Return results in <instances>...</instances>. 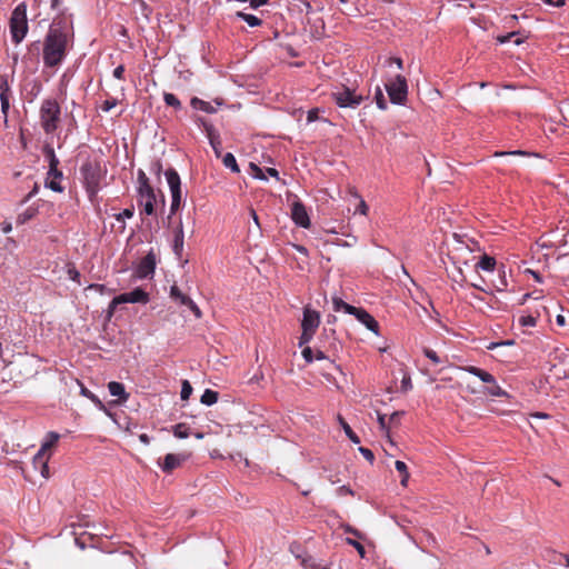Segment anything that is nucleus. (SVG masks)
<instances>
[{
  "instance_id": "c85d7f7f",
  "label": "nucleus",
  "mask_w": 569,
  "mask_h": 569,
  "mask_svg": "<svg viewBox=\"0 0 569 569\" xmlns=\"http://www.w3.org/2000/svg\"><path fill=\"white\" fill-rule=\"evenodd\" d=\"M200 401L202 405L212 406L218 401V392L211 389H206L200 398Z\"/></svg>"
},
{
  "instance_id": "3c124183",
  "label": "nucleus",
  "mask_w": 569,
  "mask_h": 569,
  "mask_svg": "<svg viewBox=\"0 0 569 569\" xmlns=\"http://www.w3.org/2000/svg\"><path fill=\"white\" fill-rule=\"evenodd\" d=\"M368 210H369V208H368L366 201L361 198L360 201H359L358 207L356 208V213H360L362 216H367Z\"/></svg>"
},
{
  "instance_id": "0eeeda50",
  "label": "nucleus",
  "mask_w": 569,
  "mask_h": 569,
  "mask_svg": "<svg viewBox=\"0 0 569 569\" xmlns=\"http://www.w3.org/2000/svg\"><path fill=\"white\" fill-rule=\"evenodd\" d=\"M164 176L171 193L170 211L174 213L181 204V180L178 172L172 168L168 169Z\"/></svg>"
},
{
  "instance_id": "5fc2aeb1",
  "label": "nucleus",
  "mask_w": 569,
  "mask_h": 569,
  "mask_svg": "<svg viewBox=\"0 0 569 569\" xmlns=\"http://www.w3.org/2000/svg\"><path fill=\"white\" fill-rule=\"evenodd\" d=\"M123 73H124V67L123 66H118L113 70V77L116 79L121 80L123 78Z\"/></svg>"
},
{
  "instance_id": "cd10ccee",
  "label": "nucleus",
  "mask_w": 569,
  "mask_h": 569,
  "mask_svg": "<svg viewBox=\"0 0 569 569\" xmlns=\"http://www.w3.org/2000/svg\"><path fill=\"white\" fill-rule=\"evenodd\" d=\"M222 163L226 168L230 169L232 172H240L239 166L234 156L231 152H227L222 158Z\"/></svg>"
},
{
  "instance_id": "b1692460",
  "label": "nucleus",
  "mask_w": 569,
  "mask_h": 569,
  "mask_svg": "<svg viewBox=\"0 0 569 569\" xmlns=\"http://www.w3.org/2000/svg\"><path fill=\"white\" fill-rule=\"evenodd\" d=\"M332 307H333V310L336 312H339V311H345L346 313L348 315H352L353 311H356V307L345 302L341 298L339 297H333L332 298Z\"/></svg>"
},
{
  "instance_id": "423d86ee",
  "label": "nucleus",
  "mask_w": 569,
  "mask_h": 569,
  "mask_svg": "<svg viewBox=\"0 0 569 569\" xmlns=\"http://www.w3.org/2000/svg\"><path fill=\"white\" fill-rule=\"evenodd\" d=\"M332 99L340 108L356 109L362 103L363 96L350 88L341 87L332 92Z\"/></svg>"
},
{
  "instance_id": "1a4fd4ad",
  "label": "nucleus",
  "mask_w": 569,
  "mask_h": 569,
  "mask_svg": "<svg viewBox=\"0 0 569 569\" xmlns=\"http://www.w3.org/2000/svg\"><path fill=\"white\" fill-rule=\"evenodd\" d=\"M170 298L179 306H186L194 315L197 319L202 317V312L197 303L186 293H183L177 284L170 287Z\"/></svg>"
},
{
  "instance_id": "2f4dec72",
  "label": "nucleus",
  "mask_w": 569,
  "mask_h": 569,
  "mask_svg": "<svg viewBox=\"0 0 569 569\" xmlns=\"http://www.w3.org/2000/svg\"><path fill=\"white\" fill-rule=\"evenodd\" d=\"M209 142L214 151V154L219 158L221 156V141L218 136L213 134L211 131L208 132Z\"/></svg>"
},
{
  "instance_id": "72a5a7b5",
  "label": "nucleus",
  "mask_w": 569,
  "mask_h": 569,
  "mask_svg": "<svg viewBox=\"0 0 569 569\" xmlns=\"http://www.w3.org/2000/svg\"><path fill=\"white\" fill-rule=\"evenodd\" d=\"M163 100H164L167 106H170V107H172L174 109H180L181 108L180 100L173 93L166 92L163 94Z\"/></svg>"
},
{
  "instance_id": "c756f323",
  "label": "nucleus",
  "mask_w": 569,
  "mask_h": 569,
  "mask_svg": "<svg viewBox=\"0 0 569 569\" xmlns=\"http://www.w3.org/2000/svg\"><path fill=\"white\" fill-rule=\"evenodd\" d=\"M140 202H141V206H142V211L147 216L153 214V212H154L156 196L147 197V198H140Z\"/></svg>"
},
{
  "instance_id": "4468645a",
  "label": "nucleus",
  "mask_w": 569,
  "mask_h": 569,
  "mask_svg": "<svg viewBox=\"0 0 569 569\" xmlns=\"http://www.w3.org/2000/svg\"><path fill=\"white\" fill-rule=\"evenodd\" d=\"M320 325V315L318 311L312 310L308 307L303 309V317L301 321V329L303 331L316 332Z\"/></svg>"
},
{
  "instance_id": "473e14b6",
  "label": "nucleus",
  "mask_w": 569,
  "mask_h": 569,
  "mask_svg": "<svg viewBox=\"0 0 569 569\" xmlns=\"http://www.w3.org/2000/svg\"><path fill=\"white\" fill-rule=\"evenodd\" d=\"M173 435L179 439H186L189 437V428L184 423H178L173 427Z\"/></svg>"
},
{
  "instance_id": "0e129e2a",
  "label": "nucleus",
  "mask_w": 569,
  "mask_h": 569,
  "mask_svg": "<svg viewBox=\"0 0 569 569\" xmlns=\"http://www.w3.org/2000/svg\"><path fill=\"white\" fill-rule=\"evenodd\" d=\"M133 216V211L130 209H124L120 214L119 218H127L130 219Z\"/></svg>"
},
{
  "instance_id": "49530a36",
  "label": "nucleus",
  "mask_w": 569,
  "mask_h": 569,
  "mask_svg": "<svg viewBox=\"0 0 569 569\" xmlns=\"http://www.w3.org/2000/svg\"><path fill=\"white\" fill-rule=\"evenodd\" d=\"M9 87L7 80H3L0 84V101H9Z\"/></svg>"
},
{
  "instance_id": "7ed1b4c3",
  "label": "nucleus",
  "mask_w": 569,
  "mask_h": 569,
  "mask_svg": "<svg viewBox=\"0 0 569 569\" xmlns=\"http://www.w3.org/2000/svg\"><path fill=\"white\" fill-rule=\"evenodd\" d=\"M27 4L19 3L10 17V33L14 43H20L28 32Z\"/></svg>"
},
{
  "instance_id": "774afa93",
  "label": "nucleus",
  "mask_w": 569,
  "mask_h": 569,
  "mask_svg": "<svg viewBox=\"0 0 569 569\" xmlns=\"http://www.w3.org/2000/svg\"><path fill=\"white\" fill-rule=\"evenodd\" d=\"M556 322L558 326L563 327L566 325V318L562 315H558L556 318Z\"/></svg>"
},
{
  "instance_id": "69168bd1",
  "label": "nucleus",
  "mask_w": 569,
  "mask_h": 569,
  "mask_svg": "<svg viewBox=\"0 0 569 569\" xmlns=\"http://www.w3.org/2000/svg\"><path fill=\"white\" fill-rule=\"evenodd\" d=\"M389 62L390 63H395L398 69H402L403 68V63H402V60L400 58H391V59H389Z\"/></svg>"
},
{
  "instance_id": "2eb2a0df",
  "label": "nucleus",
  "mask_w": 569,
  "mask_h": 569,
  "mask_svg": "<svg viewBox=\"0 0 569 569\" xmlns=\"http://www.w3.org/2000/svg\"><path fill=\"white\" fill-rule=\"evenodd\" d=\"M189 458L187 453H168L163 462L159 463L163 472L170 473L176 468L180 467Z\"/></svg>"
},
{
  "instance_id": "680f3d73",
  "label": "nucleus",
  "mask_w": 569,
  "mask_h": 569,
  "mask_svg": "<svg viewBox=\"0 0 569 569\" xmlns=\"http://www.w3.org/2000/svg\"><path fill=\"white\" fill-rule=\"evenodd\" d=\"M507 287V281H506V278H505V271H502V277H501V280H500V284L499 286H496L497 290L498 291H503Z\"/></svg>"
},
{
  "instance_id": "e2e57ef3",
  "label": "nucleus",
  "mask_w": 569,
  "mask_h": 569,
  "mask_svg": "<svg viewBox=\"0 0 569 569\" xmlns=\"http://www.w3.org/2000/svg\"><path fill=\"white\" fill-rule=\"evenodd\" d=\"M546 3L553 7H562L565 4V0H545Z\"/></svg>"
},
{
  "instance_id": "f3484780",
  "label": "nucleus",
  "mask_w": 569,
  "mask_h": 569,
  "mask_svg": "<svg viewBox=\"0 0 569 569\" xmlns=\"http://www.w3.org/2000/svg\"><path fill=\"white\" fill-rule=\"evenodd\" d=\"M43 152L49 162L48 176L53 178H62V172L58 169L59 159L57 158L53 148L51 146H46Z\"/></svg>"
},
{
  "instance_id": "ddd939ff",
  "label": "nucleus",
  "mask_w": 569,
  "mask_h": 569,
  "mask_svg": "<svg viewBox=\"0 0 569 569\" xmlns=\"http://www.w3.org/2000/svg\"><path fill=\"white\" fill-rule=\"evenodd\" d=\"M351 316H353L360 323H362L368 330L373 332L376 336L380 335L378 321L363 308L356 307V311H353Z\"/></svg>"
},
{
  "instance_id": "de8ad7c7",
  "label": "nucleus",
  "mask_w": 569,
  "mask_h": 569,
  "mask_svg": "<svg viewBox=\"0 0 569 569\" xmlns=\"http://www.w3.org/2000/svg\"><path fill=\"white\" fill-rule=\"evenodd\" d=\"M301 353L306 362L311 363L315 360V353L310 347H305Z\"/></svg>"
},
{
  "instance_id": "4c0bfd02",
  "label": "nucleus",
  "mask_w": 569,
  "mask_h": 569,
  "mask_svg": "<svg viewBox=\"0 0 569 569\" xmlns=\"http://www.w3.org/2000/svg\"><path fill=\"white\" fill-rule=\"evenodd\" d=\"M192 393V386L188 380H183L181 383L180 397L182 400H188Z\"/></svg>"
},
{
  "instance_id": "c03bdc74",
  "label": "nucleus",
  "mask_w": 569,
  "mask_h": 569,
  "mask_svg": "<svg viewBox=\"0 0 569 569\" xmlns=\"http://www.w3.org/2000/svg\"><path fill=\"white\" fill-rule=\"evenodd\" d=\"M347 543L348 545H351L352 547H355L358 551V553L360 555L361 558H365L366 556V550H365V547L357 540H353L351 538H347Z\"/></svg>"
},
{
  "instance_id": "dca6fc26",
  "label": "nucleus",
  "mask_w": 569,
  "mask_h": 569,
  "mask_svg": "<svg viewBox=\"0 0 569 569\" xmlns=\"http://www.w3.org/2000/svg\"><path fill=\"white\" fill-rule=\"evenodd\" d=\"M43 152L49 162L48 176L53 178H62V172L58 169L59 159L57 158L53 148L51 146H46Z\"/></svg>"
},
{
  "instance_id": "e433bc0d",
  "label": "nucleus",
  "mask_w": 569,
  "mask_h": 569,
  "mask_svg": "<svg viewBox=\"0 0 569 569\" xmlns=\"http://www.w3.org/2000/svg\"><path fill=\"white\" fill-rule=\"evenodd\" d=\"M139 196L140 198L153 197L154 192L148 181H143L139 187Z\"/></svg>"
},
{
  "instance_id": "a211bd4d",
  "label": "nucleus",
  "mask_w": 569,
  "mask_h": 569,
  "mask_svg": "<svg viewBox=\"0 0 569 569\" xmlns=\"http://www.w3.org/2000/svg\"><path fill=\"white\" fill-rule=\"evenodd\" d=\"M183 243H184V232H183V226L182 222H179V226L176 228L173 233V240H172V250L174 254L181 256L183 251Z\"/></svg>"
},
{
  "instance_id": "4be33fe9",
  "label": "nucleus",
  "mask_w": 569,
  "mask_h": 569,
  "mask_svg": "<svg viewBox=\"0 0 569 569\" xmlns=\"http://www.w3.org/2000/svg\"><path fill=\"white\" fill-rule=\"evenodd\" d=\"M496 263L497 262L493 257H490L485 253L480 257L479 261L476 264V268L482 271L492 272L496 268Z\"/></svg>"
},
{
  "instance_id": "f257e3e1",
  "label": "nucleus",
  "mask_w": 569,
  "mask_h": 569,
  "mask_svg": "<svg viewBox=\"0 0 569 569\" xmlns=\"http://www.w3.org/2000/svg\"><path fill=\"white\" fill-rule=\"evenodd\" d=\"M68 34L61 26H51L43 42V63L46 67L54 68L64 60L67 56Z\"/></svg>"
},
{
  "instance_id": "a878e982",
  "label": "nucleus",
  "mask_w": 569,
  "mask_h": 569,
  "mask_svg": "<svg viewBox=\"0 0 569 569\" xmlns=\"http://www.w3.org/2000/svg\"><path fill=\"white\" fill-rule=\"evenodd\" d=\"M237 17L243 20L251 28L258 27L262 23V20L254 14L239 11L237 12Z\"/></svg>"
},
{
  "instance_id": "bf43d9fd",
  "label": "nucleus",
  "mask_w": 569,
  "mask_h": 569,
  "mask_svg": "<svg viewBox=\"0 0 569 569\" xmlns=\"http://www.w3.org/2000/svg\"><path fill=\"white\" fill-rule=\"evenodd\" d=\"M318 118V111L316 109L309 110L307 120L308 122H313Z\"/></svg>"
},
{
  "instance_id": "ea45409f",
  "label": "nucleus",
  "mask_w": 569,
  "mask_h": 569,
  "mask_svg": "<svg viewBox=\"0 0 569 569\" xmlns=\"http://www.w3.org/2000/svg\"><path fill=\"white\" fill-rule=\"evenodd\" d=\"M377 420H378V423H379V428L382 432L386 433V436L389 438V427L387 426V421H386V415L381 413V412H377Z\"/></svg>"
},
{
  "instance_id": "6e6552de",
  "label": "nucleus",
  "mask_w": 569,
  "mask_h": 569,
  "mask_svg": "<svg viewBox=\"0 0 569 569\" xmlns=\"http://www.w3.org/2000/svg\"><path fill=\"white\" fill-rule=\"evenodd\" d=\"M81 173L88 191L96 193L100 183V167L98 163L87 161L81 166Z\"/></svg>"
},
{
  "instance_id": "4d7b16f0",
  "label": "nucleus",
  "mask_w": 569,
  "mask_h": 569,
  "mask_svg": "<svg viewBox=\"0 0 569 569\" xmlns=\"http://www.w3.org/2000/svg\"><path fill=\"white\" fill-rule=\"evenodd\" d=\"M118 306H119V305H114V298H113V299L111 300V302L109 303L108 311H107V317H108L109 319L113 316V313H114V311H116V309H117V307H118Z\"/></svg>"
},
{
  "instance_id": "f8f14e48",
  "label": "nucleus",
  "mask_w": 569,
  "mask_h": 569,
  "mask_svg": "<svg viewBox=\"0 0 569 569\" xmlns=\"http://www.w3.org/2000/svg\"><path fill=\"white\" fill-rule=\"evenodd\" d=\"M156 269V257L152 252H149L146 257H143L137 268L136 276L140 279H146L152 277Z\"/></svg>"
},
{
  "instance_id": "09e8293b",
  "label": "nucleus",
  "mask_w": 569,
  "mask_h": 569,
  "mask_svg": "<svg viewBox=\"0 0 569 569\" xmlns=\"http://www.w3.org/2000/svg\"><path fill=\"white\" fill-rule=\"evenodd\" d=\"M358 450L370 463L373 462L375 455H373V452L370 449L365 448V447H359Z\"/></svg>"
},
{
  "instance_id": "7c9ffc66",
  "label": "nucleus",
  "mask_w": 569,
  "mask_h": 569,
  "mask_svg": "<svg viewBox=\"0 0 569 569\" xmlns=\"http://www.w3.org/2000/svg\"><path fill=\"white\" fill-rule=\"evenodd\" d=\"M339 422L350 441L353 443H360V438L353 432L351 427L341 417H339Z\"/></svg>"
},
{
  "instance_id": "f03ea898",
  "label": "nucleus",
  "mask_w": 569,
  "mask_h": 569,
  "mask_svg": "<svg viewBox=\"0 0 569 569\" xmlns=\"http://www.w3.org/2000/svg\"><path fill=\"white\" fill-rule=\"evenodd\" d=\"M40 123L47 134L53 133L60 123V106L54 99H46L40 107Z\"/></svg>"
},
{
  "instance_id": "393cba45",
  "label": "nucleus",
  "mask_w": 569,
  "mask_h": 569,
  "mask_svg": "<svg viewBox=\"0 0 569 569\" xmlns=\"http://www.w3.org/2000/svg\"><path fill=\"white\" fill-rule=\"evenodd\" d=\"M80 395L91 400L98 409H104V405L99 397L87 389L83 385H80Z\"/></svg>"
},
{
  "instance_id": "39448f33",
  "label": "nucleus",
  "mask_w": 569,
  "mask_h": 569,
  "mask_svg": "<svg viewBox=\"0 0 569 569\" xmlns=\"http://www.w3.org/2000/svg\"><path fill=\"white\" fill-rule=\"evenodd\" d=\"M385 86L391 103L405 104L408 96V84L403 76H396L393 80H390Z\"/></svg>"
},
{
  "instance_id": "bb28decb",
  "label": "nucleus",
  "mask_w": 569,
  "mask_h": 569,
  "mask_svg": "<svg viewBox=\"0 0 569 569\" xmlns=\"http://www.w3.org/2000/svg\"><path fill=\"white\" fill-rule=\"evenodd\" d=\"M395 468L399 472V475H401V480H400L401 486L406 487L408 483V480H409V472H408L407 465L401 460H397L395 462Z\"/></svg>"
},
{
  "instance_id": "f704fd0d",
  "label": "nucleus",
  "mask_w": 569,
  "mask_h": 569,
  "mask_svg": "<svg viewBox=\"0 0 569 569\" xmlns=\"http://www.w3.org/2000/svg\"><path fill=\"white\" fill-rule=\"evenodd\" d=\"M375 100H376L377 107L379 109H381V110L387 109V107H388L387 100L383 96L382 90L379 87L376 89Z\"/></svg>"
},
{
  "instance_id": "6e6d98bb",
  "label": "nucleus",
  "mask_w": 569,
  "mask_h": 569,
  "mask_svg": "<svg viewBox=\"0 0 569 569\" xmlns=\"http://www.w3.org/2000/svg\"><path fill=\"white\" fill-rule=\"evenodd\" d=\"M269 0H249L250 8L258 9L261 6L268 3Z\"/></svg>"
},
{
  "instance_id": "a19ab883",
  "label": "nucleus",
  "mask_w": 569,
  "mask_h": 569,
  "mask_svg": "<svg viewBox=\"0 0 569 569\" xmlns=\"http://www.w3.org/2000/svg\"><path fill=\"white\" fill-rule=\"evenodd\" d=\"M250 169L252 171L253 178L259 179V180H267V177H266L263 170L258 164L251 162Z\"/></svg>"
},
{
  "instance_id": "a18cd8bd",
  "label": "nucleus",
  "mask_w": 569,
  "mask_h": 569,
  "mask_svg": "<svg viewBox=\"0 0 569 569\" xmlns=\"http://www.w3.org/2000/svg\"><path fill=\"white\" fill-rule=\"evenodd\" d=\"M313 335H315V332L302 330L301 336L299 338V346L302 347V346L309 343L312 340Z\"/></svg>"
},
{
  "instance_id": "c9c22d12",
  "label": "nucleus",
  "mask_w": 569,
  "mask_h": 569,
  "mask_svg": "<svg viewBox=\"0 0 569 569\" xmlns=\"http://www.w3.org/2000/svg\"><path fill=\"white\" fill-rule=\"evenodd\" d=\"M59 179L60 178H53V177L48 176V179L46 181V187L54 192H62L63 188L60 184V182L58 181Z\"/></svg>"
},
{
  "instance_id": "864d4df0",
  "label": "nucleus",
  "mask_w": 569,
  "mask_h": 569,
  "mask_svg": "<svg viewBox=\"0 0 569 569\" xmlns=\"http://www.w3.org/2000/svg\"><path fill=\"white\" fill-rule=\"evenodd\" d=\"M515 343L513 340H506V341H500V342H491L489 346H488V349L489 350H492L497 347H501V346H512Z\"/></svg>"
},
{
  "instance_id": "6ab92c4d",
  "label": "nucleus",
  "mask_w": 569,
  "mask_h": 569,
  "mask_svg": "<svg viewBox=\"0 0 569 569\" xmlns=\"http://www.w3.org/2000/svg\"><path fill=\"white\" fill-rule=\"evenodd\" d=\"M455 239L457 240V247L451 251L449 258L456 264V263H460V259L462 258V256L465 253L470 254L472 250L469 248L468 244H466L463 241L458 239L457 236H455Z\"/></svg>"
},
{
  "instance_id": "338daca9",
  "label": "nucleus",
  "mask_w": 569,
  "mask_h": 569,
  "mask_svg": "<svg viewBox=\"0 0 569 569\" xmlns=\"http://www.w3.org/2000/svg\"><path fill=\"white\" fill-rule=\"evenodd\" d=\"M250 216L254 222V224L260 228L259 218L254 209H250Z\"/></svg>"
},
{
  "instance_id": "052dcab7",
  "label": "nucleus",
  "mask_w": 569,
  "mask_h": 569,
  "mask_svg": "<svg viewBox=\"0 0 569 569\" xmlns=\"http://www.w3.org/2000/svg\"><path fill=\"white\" fill-rule=\"evenodd\" d=\"M88 289H92V290H96L100 293H102L106 289L104 284H99V283H92L88 287Z\"/></svg>"
},
{
  "instance_id": "37998d69",
  "label": "nucleus",
  "mask_w": 569,
  "mask_h": 569,
  "mask_svg": "<svg viewBox=\"0 0 569 569\" xmlns=\"http://www.w3.org/2000/svg\"><path fill=\"white\" fill-rule=\"evenodd\" d=\"M423 355L430 359L435 365H439L441 363V359L439 358V356L437 355L436 351L429 349V348H425L423 349Z\"/></svg>"
},
{
  "instance_id": "13d9d810",
  "label": "nucleus",
  "mask_w": 569,
  "mask_h": 569,
  "mask_svg": "<svg viewBox=\"0 0 569 569\" xmlns=\"http://www.w3.org/2000/svg\"><path fill=\"white\" fill-rule=\"evenodd\" d=\"M9 108H10V102L9 101L1 102V111L4 114V122L6 123L8 122L7 113L9 111Z\"/></svg>"
},
{
  "instance_id": "412c9836",
  "label": "nucleus",
  "mask_w": 569,
  "mask_h": 569,
  "mask_svg": "<svg viewBox=\"0 0 569 569\" xmlns=\"http://www.w3.org/2000/svg\"><path fill=\"white\" fill-rule=\"evenodd\" d=\"M463 370L472 376L478 377L485 383L489 385L490 382H495V377L491 373H489L478 367L468 366V367H465Z\"/></svg>"
},
{
  "instance_id": "79ce46f5",
  "label": "nucleus",
  "mask_w": 569,
  "mask_h": 569,
  "mask_svg": "<svg viewBox=\"0 0 569 569\" xmlns=\"http://www.w3.org/2000/svg\"><path fill=\"white\" fill-rule=\"evenodd\" d=\"M531 153L522 150H513V151H497L495 152V157H508V156H530Z\"/></svg>"
},
{
  "instance_id": "5701e85b",
  "label": "nucleus",
  "mask_w": 569,
  "mask_h": 569,
  "mask_svg": "<svg viewBox=\"0 0 569 569\" xmlns=\"http://www.w3.org/2000/svg\"><path fill=\"white\" fill-rule=\"evenodd\" d=\"M190 103L193 109L207 113H214L217 111V108L213 107L210 102L199 99L197 97L192 98Z\"/></svg>"
},
{
  "instance_id": "58836bf2",
  "label": "nucleus",
  "mask_w": 569,
  "mask_h": 569,
  "mask_svg": "<svg viewBox=\"0 0 569 569\" xmlns=\"http://www.w3.org/2000/svg\"><path fill=\"white\" fill-rule=\"evenodd\" d=\"M488 393L493 397H501L505 395V391L501 389V387L497 383V380L495 379V382L489 383Z\"/></svg>"
},
{
  "instance_id": "9b49d317",
  "label": "nucleus",
  "mask_w": 569,
  "mask_h": 569,
  "mask_svg": "<svg viewBox=\"0 0 569 569\" xmlns=\"http://www.w3.org/2000/svg\"><path fill=\"white\" fill-rule=\"evenodd\" d=\"M291 219L295 222V224L300 228H310L311 222L307 208L299 200L293 201L291 204Z\"/></svg>"
},
{
  "instance_id": "603ef678",
  "label": "nucleus",
  "mask_w": 569,
  "mask_h": 569,
  "mask_svg": "<svg viewBox=\"0 0 569 569\" xmlns=\"http://www.w3.org/2000/svg\"><path fill=\"white\" fill-rule=\"evenodd\" d=\"M117 106V100L116 99H111V100H106L103 101L102 106H101V109L104 111V112H109L111 109H113L114 107Z\"/></svg>"
},
{
  "instance_id": "8fccbe9b",
  "label": "nucleus",
  "mask_w": 569,
  "mask_h": 569,
  "mask_svg": "<svg viewBox=\"0 0 569 569\" xmlns=\"http://www.w3.org/2000/svg\"><path fill=\"white\" fill-rule=\"evenodd\" d=\"M520 323L525 327H535L537 321L532 316H525L520 318Z\"/></svg>"
},
{
  "instance_id": "aec40b11",
  "label": "nucleus",
  "mask_w": 569,
  "mask_h": 569,
  "mask_svg": "<svg viewBox=\"0 0 569 569\" xmlns=\"http://www.w3.org/2000/svg\"><path fill=\"white\" fill-rule=\"evenodd\" d=\"M108 390L111 396L118 397L122 402L127 401L129 395L126 392L124 386L118 381H111L108 383Z\"/></svg>"
},
{
  "instance_id": "9d476101",
  "label": "nucleus",
  "mask_w": 569,
  "mask_h": 569,
  "mask_svg": "<svg viewBox=\"0 0 569 569\" xmlns=\"http://www.w3.org/2000/svg\"><path fill=\"white\" fill-rule=\"evenodd\" d=\"M150 300L149 293L144 291L142 288H134L130 292L121 293L114 297V305L122 303H142L146 305Z\"/></svg>"
},
{
  "instance_id": "20e7f679",
  "label": "nucleus",
  "mask_w": 569,
  "mask_h": 569,
  "mask_svg": "<svg viewBox=\"0 0 569 569\" xmlns=\"http://www.w3.org/2000/svg\"><path fill=\"white\" fill-rule=\"evenodd\" d=\"M60 436L57 432L50 431L47 433L46 440L42 442L41 448L34 455L32 459L33 467L39 469L43 478H49V457L46 456V451L53 447L59 440Z\"/></svg>"
}]
</instances>
